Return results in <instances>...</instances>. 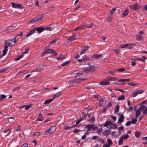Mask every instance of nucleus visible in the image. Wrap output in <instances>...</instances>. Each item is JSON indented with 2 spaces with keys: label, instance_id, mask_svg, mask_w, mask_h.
I'll return each instance as SVG.
<instances>
[{
  "label": "nucleus",
  "instance_id": "f257e3e1",
  "mask_svg": "<svg viewBox=\"0 0 147 147\" xmlns=\"http://www.w3.org/2000/svg\"><path fill=\"white\" fill-rule=\"evenodd\" d=\"M44 27H38L37 28H36L35 29V30H31L29 31V32L28 33L26 34V37H28L31 35L32 34L35 33V30H36L37 31L38 33H40L42 32L43 31H44Z\"/></svg>",
  "mask_w": 147,
  "mask_h": 147
},
{
  "label": "nucleus",
  "instance_id": "f03ea898",
  "mask_svg": "<svg viewBox=\"0 0 147 147\" xmlns=\"http://www.w3.org/2000/svg\"><path fill=\"white\" fill-rule=\"evenodd\" d=\"M96 70L95 67L93 65H91L84 69V72L86 73L92 72Z\"/></svg>",
  "mask_w": 147,
  "mask_h": 147
},
{
  "label": "nucleus",
  "instance_id": "7ed1b4c3",
  "mask_svg": "<svg viewBox=\"0 0 147 147\" xmlns=\"http://www.w3.org/2000/svg\"><path fill=\"white\" fill-rule=\"evenodd\" d=\"M85 127L89 129H90L89 130L90 131L91 130H96L98 128V127L94 124H87L86 126Z\"/></svg>",
  "mask_w": 147,
  "mask_h": 147
},
{
  "label": "nucleus",
  "instance_id": "20e7f679",
  "mask_svg": "<svg viewBox=\"0 0 147 147\" xmlns=\"http://www.w3.org/2000/svg\"><path fill=\"white\" fill-rule=\"evenodd\" d=\"M56 129L55 127L54 126H52L45 131V134L47 135L53 133L55 132Z\"/></svg>",
  "mask_w": 147,
  "mask_h": 147
},
{
  "label": "nucleus",
  "instance_id": "39448f33",
  "mask_svg": "<svg viewBox=\"0 0 147 147\" xmlns=\"http://www.w3.org/2000/svg\"><path fill=\"white\" fill-rule=\"evenodd\" d=\"M55 51L53 49H48L47 50L42 53L41 57H42L44 55L46 54H47L52 53H55Z\"/></svg>",
  "mask_w": 147,
  "mask_h": 147
},
{
  "label": "nucleus",
  "instance_id": "423d86ee",
  "mask_svg": "<svg viewBox=\"0 0 147 147\" xmlns=\"http://www.w3.org/2000/svg\"><path fill=\"white\" fill-rule=\"evenodd\" d=\"M15 27L12 26H9V27H7L4 30V31L5 32H8L9 31L12 32L13 30H15L14 29Z\"/></svg>",
  "mask_w": 147,
  "mask_h": 147
},
{
  "label": "nucleus",
  "instance_id": "0eeeda50",
  "mask_svg": "<svg viewBox=\"0 0 147 147\" xmlns=\"http://www.w3.org/2000/svg\"><path fill=\"white\" fill-rule=\"evenodd\" d=\"M77 35H73V36H70L68 38V39L67 40V43L70 42L72 40H75L77 39Z\"/></svg>",
  "mask_w": 147,
  "mask_h": 147
},
{
  "label": "nucleus",
  "instance_id": "6e6552de",
  "mask_svg": "<svg viewBox=\"0 0 147 147\" xmlns=\"http://www.w3.org/2000/svg\"><path fill=\"white\" fill-rule=\"evenodd\" d=\"M11 4L12 7L14 8L23 9V7H21V5L20 4H15V3L12 2Z\"/></svg>",
  "mask_w": 147,
  "mask_h": 147
},
{
  "label": "nucleus",
  "instance_id": "1a4fd4ad",
  "mask_svg": "<svg viewBox=\"0 0 147 147\" xmlns=\"http://www.w3.org/2000/svg\"><path fill=\"white\" fill-rule=\"evenodd\" d=\"M144 34V32L142 31H140V34L138 36V41H142L144 38L143 34Z\"/></svg>",
  "mask_w": 147,
  "mask_h": 147
},
{
  "label": "nucleus",
  "instance_id": "9d476101",
  "mask_svg": "<svg viewBox=\"0 0 147 147\" xmlns=\"http://www.w3.org/2000/svg\"><path fill=\"white\" fill-rule=\"evenodd\" d=\"M23 35V33L22 32H20L19 34L17 35L13 39V45H14L16 42V38L18 36H20V37H22Z\"/></svg>",
  "mask_w": 147,
  "mask_h": 147
},
{
  "label": "nucleus",
  "instance_id": "9b49d317",
  "mask_svg": "<svg viewBox=\"0 0 147 147\" xmlns=\"http://www.w3.org/2000/svg\"><path fill=\"white\" fill-rule=\"evenodd\" d=\"M12 40H9L7 41H6L5 42V44H6L7 45V46L9 47H11L13 45H13V42L12 43V42H10V41H12Z\"/></svg>",
  "mask_w": 147,
  "mask_h": 147
},
{
  "label": "nucleus",
  "instance_id": "f8f14e48",
  "mask_svg": "<svg viewBox=\"0 0 147 147\" xmlns=\"http://www.w3.org/2000/svg\"><path fill=\"white\" fill-rule=\"evenodd\" d=\"M129 8L131 9H133L134 10H136L138 8V5L137 3L134 4L133 6H129Z\"/></svg>",
  "mask_w": 147,
  "mask_h": 147
},
{
  "label": "nucleus",
  "instance_id": "ddd939ff",
  "mask_svg": "<svg viewBox=\"0 0 147 147\" xmlns=\"http://www.w3.org/2000/svg\"><path fill=\"white\" fill-rule=\"evenodd\" d=\"M86 80V79L83 78H79L78 79L74 80V84H78L80 83L81 81H84Z\"/></svg>",
  "mask_w": 147,
  "mask_h": 147
},
{
  "label": "nucleus",
  "instance_id": "4468645a",
  "mask_svg": "<svg viewBox=\"0 0 147 147\" xmlns=\"http://www.w3.org/2000/svg\"><path fill=\"white\" fill-rule=\"evenodd\" d=\"M129 11V10L128 9H126L123 11V13L121 15L122 17L124 18L125 16L127 15L128 12Z\"/></svg>",
  "mask_w": 147,
  "mask_h": 147
},
{
  "label": "nucleus",
  "instance_id": "2eb2a0df",
  "mask_svg": "<svg viewBox=\"0 0 147 147\" xmlns=\"http://www.w3.org/2000/svg\"><path fill=\"white\" fill-rule=\"evenodd\" d=\"M102 56V55L101 54H94L92 57L93 58H95L97 59H98L99 58L101 57Z\"/></svg>",
  "mask_w": 147,
  "mask_h": 147
},
{
  "label": "nucleus",
  "instance_id": "dca6fc26",
  "mask_svg": "<svg viewBox=\"0 0 147 147\" xmlns=\"http://www.w3.org/2000/svg\"><path fill=\"white\" fill-rule=\"evenodd\" d=\"M124 118V116L123 115H121L119 117L118 119V123H119V122H122L123 121V119Z\"/></svg>",
  "mask_w": 147,
  "mask_h": 147
},
{
  "label": "nucleus",
  "instance_id": "f3484780",
  "mask_svg": "<svg viewBox=\"0 0 147 147\" xmlns=\"http://www.w3.org/2000/svg\"><path fill=\"white\" fill-rule=\"evenodd\" d=\"M107 80L108 81H115L117 78L115 77L108 76L107 77Z\"/></svg>",
  "mask_w": 147,
  "mask_h": 147
},
{
  "label": "nucleus",
  "instance_id": "a211bd4d",
  "mask_svg": "<svg viewBox=\"0 0 147 147\" xmlns=\"http://www.w3.org/2000/svg\"><path fill=\"white\" fill-rule=\"evenodd\" d=\"M84 28V25H81L79 26H78L73 30V31H77L79 30H81L83 29Z\"/></svg>",
  "mask_w": 147,
  "mask_h": 147
},
{
  "label": "nucleus",
  "instance_id": "6ab92c4d",
  "mask_svg": "<svg viewBox=\"0 0 147 147\" xmlns=\"http://www.w3.org/2000/svg\"><path fill=\"white\" fill-rule=\"evenodd\" d=\"M66 58V56L65 55H61L60 57L57 58V59L59 60H62Z\"/></svg>",
  "mask_w": 147,
  "mask_h": 147
},
{
  "label": "nucleus",
  "instance_id": "aec40b11",
  "mask_svg": "<svg viewBox=\"0 0 147 147\" xmlns=\"http://www.w3.org/2000/svg\"><path fill=\"white\" fill-rule=\"evenodd\" d=\"M112 124V122L111 121H107L105 123L103 124V125L105 127H107L108 125H110Z\"/></svg>",
  "mask_w": 147,
  "mask_h": 147
},
{
  "label": "nucleus",
  "instance_id": "412c9836",
  "mask_svg": "<svg viewBox=\"0 0 147 147\" xmlns=\"http://www.w3.org/2000/svg\"><path fill=\"white\" fill-rule=\"evenodd\" d=\"M110 84V82H109L103 81L99 83V84L100 85H109Z\"/></svg>",
  "mask_w": 147,
  "mask_h": 147
},
{
  "label": "nucleus",
  "instance_id": "4be33fe9",
  "mask_svg": "<svg viewBox=\"0 0 147 147\" xmlns=\"http://www.w3.org/2000/svg\"><path fill=\"white\" fill-rule=\"evenodd\" d=\"M44 14L43 13L41 15H39L36 17V18L38 22L39 20H42L44 16Z\"/></svg>",
  "mask_w": 147,
  "mask_h": 147
},
{
  "label": "nucleus",
  "instance_id": "5701e85b",
  "mask_svg": "<svg viewBox=\"0 0 147 147\" xmlns=\"http://www.w3.org/2000/svg\"><path fill=\"white\" fill-rule=\"evenodd\" d=\"M37 21V20L36 18H34L30 19L28 22L29 24L33 23H36Z\"/></svg>",
  "mask_w": 147,
  "mask_h": 147
},
{
  "label": "nucleus",
  "instance_id": "b1692460",
  "mask_svg": "<svg viewBox=\"0 0 147 147\" xmlns=\"http://www.w3.org/2000/svg\"><path fill=\"white\" fill-rule=\"evenodd\" d=\"M42 68L41 66H38L36 67L35 69H34L32 70L33 72L38 71H40V70H41L42 69Z\"/></svg>",
  "mask_w": 147,
  "mask_h": 147
},
{
  "label": "nucleus",
  "instance_id": "393cba45",
  "mask_svg": "<svg viewBox=\"0 0 147 147\" xmlns=\"http://www.w3.org/2000/svg\"><path fill=\"white\" fill-rule=\"evenodd\" d=\"M89 47L88 46H86L85 47V49L81 51L80 52V55H81L85 53V52L88 50Z\"/></svg>",
  "mask_w": 147,
  "mask_h": 147
},
{
  "label": "nucleus",
  "instance_id": "a878e982",
  "mask_svg": "<svg viewBox=\"0 0 147 147\" xmlns=\"http://www.w3.org/2000/svg\"><path fill=\"white\" fill-rule=\"evenodd\" d=\"M110 130H107L102 132V134L104 135L107 136L110 134Z\"/></svg>",
  "mask_w": 147,
  "mask_h": 147
},
{
  "label": "nucleus",
  "instance_id": "bb28decb",
  "mask_svg": "<svg viewBox=\"0 0 147 147\" xmlns=\"http://www.w3.org/2000/svg\"><path fill=\"white\" fill-rule=\"evenodd\" d=\"M72 74L75 77L82 74V73L81 71H79V72L78 73H73Z\"/></svg>",
  "mask_w": 147,
  "mask_h": 147
},
{
  "label": "nucleus",
  "instance_id": "cd10ccee",
  "mask_svg": "<svg viewBox=\"0 0 147 147\" xmlns=\"http://www.w3.org/2000/svg\"><path fill=\"white\" fill-rule=\"evenodd\" d=\"M43 119L42 116V114L41 113H40L37 118V120L39 121H42Z\"/></svg>",
  "mask_w": 147,
  "mask_h": 147
},
{
  "label": "nucleus",
  "instance_id": "c85d7f7f",
  "mask_svg": "<svg viewBox=\"0 0 147 147\" xmlns=\"http://www.w3.org/2000/svg\"><path fill=\"white\" fill-rule=\"evenodd\" d=\"M7 49H4V50H3L2 51H3V53L0 56V59L2 57L5 55L6 53H7Z\"/></svg>",
  "mask_w": 147,
  "mask_h": 147
},
{
  "label": "nucleus",
  "instance_id": "c756f323",
  "mask_svg": "<svg viewBox=\"0 0 147 147\" xmlns=\"http://www.w3.org/2000/svg\"><path fill=\"white\" fill-rule=\"evenodd\" d=\"M119 111V106L118 105H116L115 106V113H117Z\"/></svg>",
  "mask_w": 147,
  "mask_h": 147
},
{
  "label": "nucleus",
  "instance_id": "7c9ffc66",
  "mask_svg": "<svg viewBox=\"0 0 147 147\" xmlns=\"http://www.w3.org/2000/svg\"><path fill=\"white\" fill-rule=\"evenodd\" d=\"M129 135L127 134H125V135H123L121 138L122 139H127L129 137Z\"/></svg>",
  "mask_w": 147,
  "mask_h": 147
},
{
  "label": "nucleus",
  "instance_id": "2f4dec72",
  "mask_svg": "<svg viewBox=\"0 0 147 147\" xmlns=\"http://www.w3.org/2000/svg\"><path fill=\"white\" fill-rule=\"evenodd\" d=\"M104 100L103 99H102L101 100L99 101V106L101 107L104 104Z\"/></svg>",
  "mask_w": 147,
  "mask_h": 147
},
{
  "label": "nucleus",
  "instance_id": "473e14b6",
  "mask_svg": "<svg viewBox=\"0 0 147 147\" xmlns=\"http://www.w3.org/2000/svg\"><path fill=\"white\" fill-rule=\"evenodd\" d=\"M143 114L145 115H147V106L146 107L145 109L143 111Z\"/></svg>",
  "mask_w": 147,
  "mask_h": 147
},
{
  "label": "nucleus",
  "instance_id": "72a5a7b5",
  "mask_svg": "<svg viewBox=\"0 0 147 147\" xmlns=\"http://www.w3.org/2000/svg\"><path fill=\"white\" fill-rule=\"evenodd\" d=\"M95 119L94 117H93L91 119H88V121L90 123H92L94 121Z\"/></svg>",
  "mask_w": 147,
  "mask_h": 147
},
{
  "label": "nucleus",
  "instance_id": "f704fd0d",
  "mask_svg": "<svg viewBox=\"0 0 147 147\" xmlns=\"http://www.w3.org/2000/svg\"><path fill=\"white\" fill-rule=\"evenodd\" d=\"M125 99V97L123 95H122L120 96L118 98V100H124Z\"/></svg>",
  "mask_w": 147,
  "mask_h": 147
},
{
  "label": "nucleus",
  "instance_id": "c9c22d12",
  "mask_svg": "<svg viewBox=\"0 0 147 147\" xmlns=\"http://www.w3.org/2000/svg\"><path fill=\"white\" fill-rule=\"evenodd\" d=\"M52 101V100L51 99L47 100L45 101L44 103L45 104H48L51 102Z\"/></svg>",
  "mask_w": 147,
  "mask_h": 147
},
{
  "label": "nucleus",
  "instance_id": "e433bc0d",
  "mask_svg": "<svg viewBox=\"0 0 147 147\" xmlns=\"http://www.w3.org/2000/svg\"><path fill=\"white\" fill-rule=\"evenodd\" d=\"M8 131V133L7 134L5 135V136H6L8 135H9L10 133V131L9 130V129H7L6 130H4V133H6V132Z\"/></svg>",
  "mask_w": 147,
  "mask_h": 147
},
{
  "label": "nucleus",
  "instance_id": "4c0bfd02",
  "mask_svg": "<svg viewBox=\"0 0 147 147\" xmlns=\"http://www.w3.org/2000/svg\"><path fill=\"white\" fill-rule=\"evenodd\" d=\"M23 56L24 55H20L18 56L17 58H16L15 59V61H17L19 60L20 59H21L23 57Z\"/></svg>",
  "mask_w": 147,
  "mask_h": 147
},
{
  "label": "nucleus",
  "instance_id": "58836bf2",
  "mask_svg": "<svg viewBox=\"0 0 147 147\" xmlns=\"http://www.w3.org/2000/svg\"><path fill=\"white\" fill-rule=\"evenodd\" d=\"M7 68H6L4 69H2L0 70V73H4L6 72L8 69Z\"/></svg>",
  "mask_w": 147,
  "mask_h": 147
},
{
  "label": "nucleus",
  "instance_id": "ea45409f",
  "mask_svg": "<svg viewBox=\"0 0 147 147\" xmlns=\"http://www.w3.org/2000/svg\"><path fill=\"white\" fill-rule=\"evenodd\" d=\"M69 61H67L63 63L62 64H61V65L62 66H65L67 65H68L69 63Z\"/></svg>",
  "mask_w": 147,
  "mask_h": 147
},
{
  "label": "nucleus",
  "instance_id": "a19ab883",
  "mask_svg": "<svg viewBox=\"0 0 147 147\" xmlns=\"http://www.w3.org/2000/svg\"><path fill=\"white\" fill-rule=\"evenodd\" d=\"M130 80L129 79H119V82H124L125 81H129Z\"/></svg>",
  "mask_w": 147,
  "mask_h": 147
},
{
  "label": "nucleus",
  "instance_id": "79ce46f5",
  "mask_svg": "<svg viewBox=\"0 0 147 147\" xmlns=\"http://www.w3.org/2000/svg\"><path fill=\"white\" fill-rule=\"evenodd\" d=\"M53 28L51 27H47L45 28L44 27V29L45 30H50L52 31L53 30Z\"/></svg>",
  "mask_w": 147,
  "mask_h": 147
},
{
  "label": "nucleus",
  "instance_id": "37998d69",
  "mask_svg": "<svg viewBox=\"0 0 147 147\" xmlns=\"http://www.w3.org/2000/svg\"><path fill=\"white\" fill-rule=\"evenodd\" d=\"M32 105H27V106L26 105L25 107V109L26 110L30 108H31L32 107Z\"/></svg>",
  "mask_w": 147,
  "mask_h": 147
},
{
  "label": "nucleus",
  "instance_id": "c03bdc74",
  "mask_svg": "<svg viewBox=\"0 0 147 147\" xmlns=\"http://www.w3.org/2000/svg\"><path fill=\"white\" fill-rule=\"evenodd\" d=\"M132 122L131 123L134 124L137 121V119H134L133 118H132Z\"/></svg>",
  "mask_w": 147,
  "mask_h": 147
},
{
  "label": "nucleus",
  "instance_id": "a18cd8bd",
  "mask_svg": "<svg viewBox=\"0 0 147 147\" xmlns=\"http://www.w3.org/2000/svg\"><path fill=\"white\" fill-rule=\"evenodd\" d=\"M107 141L109 144L110 145V146H111V145L113 144V142L109 138H108L107 139Z\"/></svg>",
  "mask_w": 147,
  "mask_h": 147
},
{
  "label": "nucleus",
  "instance_id": "49530a36",
  "mask_svg": "<svg viewBox=\"0 0 147 147\" xmlns=\"http://www.w3.org/2000/svg\"><path fill=\"white\" fill-rule=\"evenodd\" d=\"M83 119H84V118H83V117L80 118L79 120L76 122V124H78L82 120H83Z\"/></svg>",
  "mask_w": 147,
  "mask_h": 147
},
{
  "label": "nucleus",
  "instance_id": "de8ad7c7",
  "mask_svg": "<svg viewBox=\"0 0 147 147\" xmlns=\"http://www.w3.org/2000/svg\"><path fill=\"white\" fill-rule=\"evenodd\" d=\"M133 45L132 44H127V48L131 49L132 48V46Z\"/></svg>",
  "mask_w": 147,
  "mask_h": 147
},
{
  "label": "nucleus",
  "instance_id": "09e8293b",
  "mask_svg": "<svg viewBox=\"0 0 147 147\" xmlns=\"http://www.w3.org/2000/svg\"><path fill=\"white\" fill-rule=\"evenodd\" d=\"M98 142L102 144L104 143L105 142L104 140L102 139H98Z\"/></svg>",
  "mask_w": 147,
  "mask_h": 147
},
{
  "label": "nucleus",
  "instance_id": "8fccbe9b",
  "mask_svg": "<svg viewBox=\"0 0 147 147\" xmlns=\"http://www.w3.org/2000/svg\"><path fill=\"white\" fill-rule=\"evenodd\" d=\"M125 70L124 68H119L117 70V71L119 72H123Z\"/></svg>",
  "mask_w": 147,
  "mask_h": 147
},
{
  "label": "nucleus",
  "instance_id": "3c124183",
  "mask_svg": "<svg viewBox=\"0 0 147 147\" xmlns=\"http://www.w3.org/2000/svg\"><path fill=\"white\" fill-rule=\"evenodd\" d=\"M116 8H115L112 9L110 13L111 15H112L113 13L115 12V11H116Z\"/></svg>",
  "mask_w": 147,
  "mask_h": 147
},
{
  "label": "nucleus",
  "instance_id": "603ef678",
  "mask_svg": "<svg viewBox=\"0 0 147 147\" xmlns=\"http://www.w3.org/2000/svg\"><path fill=\"white\" fill-rule=\"evenodd\" d=\"M145 106L144 105H142L139 108V109L140 111H143L145 109Z\"/></svg>",
  "mask_w": 147,
  "mask_h": 147
},
{
  "label": "nucleus",
  "instance_id": "864d4df0",
  "mask_svg": "<svg viewBox=\"0 0 147 147\" xmlns=\"http://www.w3.org/2000/svg\"><path fill=\"white\" fill-rule=\"evenodd\" d=\"M6 96L5 95L1 94L0 95V98L1 99V100L2 101V100L5 98Z\"/></svg>",
  "mask_w": 147,
  "mask_h": 147
},
{
  "label": "nucleus",
  "instance_id": "5fc2aeb1",
  "mask_svg": "<svg viewBox=\"0 0 147 147\" xmlns=\"http://www.w3.org/2000/svg\"><path fill=\"white\" fill-rule=\"evenodd\" d=\"M74 80H69L68 82V84L69 85L73 83L74 84Z\"/></svg>",
  "mask_w": 147,
  "mask_h": 147
},
{
  "label": "nucleus",
  "instance_id": "6e6d98bb",
  "mask_svg": "<svg viewBox=\"0 0 147 147\" xmlns=\"http://www.w3.org/2000/svg\"><path fill=\"white\" fill-rule=\"evenodd\" d=\"M112 101H110L107 105V108H109L111 107L112 106L111 104Z\"/></svg>",
  "mask_w": 147,
  "mask_h": 147
},
{
  "label": "nucleus",
  "instance_id": "4d7b16f0",
  "mask_svg": "<svg viewBox=\"0 0 147 147\" xmlns=\"http://www.w3.org/2000/svg\"><path fill=\"white\" fill-rule=\"evenodd\" d=\"M127 44H125L124 45H120V47L121 48H127Z\"/></svg>",
  "mask_w": 147,
  "mask_h": 147
},
{
  "label": "nucleus",
  "instance_id": "13d9d810",
  "mask_svg": "<svg viewBox=\"0 0 147 147\" xmlns=\"http://www.w3.org/2000/svg\"><path fill=\"white\" fill-rule=\"evenodd\" d=\"M138 94V90L136 91L133 94L132 96L133 97L136 96Z\"/></svg>",
  "mask_w": 147,
  "mask_h": 147
},
{
  "label": "nucleus",
  "instance_id": "bf43d9fd",
  "mask_svg": "<svg viewBox=\"0 0 147 147\" xmlns=\"http://www.w3.org/2000/svg\"><path fill=\"white\" fill-rule=\"evenodd\" d=\"M123 144V139L120 138V140L119 141V144Z\"/></svg>",
  "mask_w": 147,
  "mask_h": 147
},
{
  "label": "nucleus",
  "instance_id": "052dcab7",
  "mask_svg": "<svg viewBox=\"0 0 147 147\" xmlns=\"http://www.w3.org/2000/svg\"><path fill=\"white\" fill-rule=\"evenodd\" d=\"M40 134V133L38 132H35L33 135V136H38Z\"/></svg>",
  "mask_w": 147,
  "mask_h": 147
},
{
  "label": "nucleus",
  "instance_id": "680f3d73",
  "mask_svg": "<svg viewBox=\"0 0 147 147\" xmlns=\"http://www.w3.org/2000/svg\"><path fill=\"white\" fill-rule=\"evenodd\" d=\"M127 84L131 86H135L137 85V84H135L133 82H131V83H127Z\"/></svg>",
  "mask_w": 147,
  "mask_h": 147
},
{
  "label": "nucleus",
  "instance_id": "e2e57ef3",
  "mask_svg": "<svg viewBox=\"0 0 147 147\" xmlns=\"http://www.w3.org/2000/svg\"><path fill=\"white\" fill-rule=\"evenodd\" d=\"M71 126H65L64 127V129L65 130L69 129L71 128Z\"/></svg>",
  "mask_w": 147,
  "mask_h": 147
},
{
  "label": "nucleus",
  "instance_id": "0e129e2a",
  "mask_svg": "<svg viewBox=\"0 0 147 147\" xmlns=\"http://www.w3.org/2000/svg\"><path fill=\"white\" fill-rule=\"evenodd\" d=\"M94 25L93 23H91L90 25L86 26L87 28H91L92 27V26Z\"/></svg>",
  "mask_w": 147,
  "mask_h": 147
},
{
  "label": "nucleus",
  "instance_id": "69168bd1",
  "mask_svg": "<svg viewBox=\"0 0 147 147\" xmlns=\"http://www.w3.org/2000/svg\"><path fill=\"white\" fill-rule=\"evenodd\" d=\"M117 54L119 53H120L119 49H116L113 50Z\"/></svg>",
  "mask_w": 147,
  "mask_h": 147
},
{
  "label": "nucleus",
  "instance_id": "338daca9",
  "mask_svg": "<svg viewBox=\"0 0 147 147\" xmlns=\"http://www.w3.org/2000/svg\"><path fill=\"white\" fill-rule=\"evenodd\" d=\"M110 145H109L108 144H104L103 146V147H110Z\"/></svg>",
  "mask_w": 147,
  "mask_h": 147
},
{
  "label": "nucleus",
  "instance_id": "774afa93",
  "mask_svg": "<svg viewBox=\"0 0 147 147\" xmlns=\"http://www.w3.org/2000/svg\"><path fill=\"white\" fill-rule=\"evenodd\" d=\"M28 145L27 143H25L21 147H28Z\"/></svg>",
  "mask_w": 147,
  "mask_h": 147
}]
</instances>
